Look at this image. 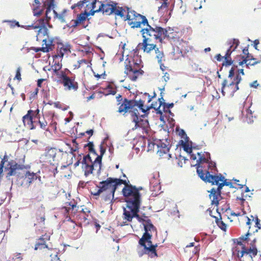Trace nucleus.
<instances>
[{
  "label": "nucleus",
  "mask_w": 261,
  "mask_h": 261,
  "mask_svg": "<svg viewBox=\"0 0 261 261\" xmlns=\"http://www.w3.org/2000/svg\"><path fill=\"white\" fill-rule=\"evenodd\" d=\"M46 6L41 7V4L39 0H34L33 4V12L34 16H40L41 15L44 11V8Z\"/></svg>",
  "instance_id": "72a5a7b5"
},
{
  "label": "nucleus",
  "mask_w": 261,
  "mask_h": 261,
  "mask_svg": "<svg viewBox=\"0 0 261 261\" xmlns=\"http://www.w3.org/2000/svg\"><path fill=\"white\" fill-rule=\"evenodd\" d=\"M158 147L159 148L158 153L160 156L165 155V156L164 158L168 159H169L171 157V154L169 153L170 148L166 144L161 143V145H158Z\"/></svg>",
  "instance_id": "e433bc0d"
},
{
  "label": "nucleus",
  "mask_w": 261,
  "mask_h": 261,
  "mask_svg": "<svg viewBox=\"0 0 261 261\" xmlns=\"http://www.w3.org/2000/svg\"><path fill=\"white\" fill-rule=\"evenodd\" d=\"M239 43H240V41L238 39H233L229 43V45H230V46L228 49H230V51H232V53L237 48V47L239 45Z\"/></svg>",
  "instance_id": "49530a36"
},
{
  "label": "nucleus",
  "mask_w": 261,
  "mask_h": 261,
  "mask_svg": "<svg viewBox=\"0 0 261 261\" xmlns=\"http://www.w3.org/2000/svg\"><path fill=\"white\" fill-rule=\"evenodd\" d=\"M61 83L63 85L65 89L68 90L76 91L79 88V84L75 81V76H69L65 71H61L60 76Z\"/></svg>",
  "instance_id": "2eb2a0df"
},
{
  "label": "nucleus",
  "mask_w": 261,
  "mask_h": 261,
  "mask_svg": "<svg viewBox=\"0 0 261 261\" xmlns=\"http://www.w3.org/2000/svg\"><path fill=\"white\" fill-rule=\"evenodd\" d=\"M73 158V155L69 154L67 152L61 151L57 153L51 150L46 152L44 162L53 166H56L59 164L60 159L65 163L61 167V170H63L72 164Z\"/></svg>",
  "instance_id": "6e6552de"
},
{
  "label": "nucleus",
  "mask_w": 261,
  "mask_h": 261,
  "mask_svg": "<svg viewBox=\"0 0 261 261\" xmlns=\"http://www.w3.org/2000/svg\"><path fill=\"white\" fill-rule=\"evenodd\" d=\"M97 165L96 159L92 161L89 154L85 155L82 162V168L84 172V175L87 177L93 173L94 170L99 171L101 170V164Z\"/></svg>",
  "instance_id": "4468645a"
},
{
  "label": "nucleus",
  "mask_w": 261,
  "mask_h": 261,
  "mask_svg": "<svg viewBox=\"0 0 261 261\" xmlns=\"http://www.w3.org/2000/svg\"><path fill=\"white\" fill-rule=\"evenodd\" d=\"M38 120V123L39 124L40 127L44 130H47V121L43 119V120L41 119L40 116H39V117L38 118H36Z\"/></svg>",
  "instance_id": "de8ad7c7"
},
{
  "label": "nucleus",
  "mask_w": 261,
  "mask_h": 261,
  "mask_svg": "<svg viewBox=\"0 0 261 261\" xmlns=\"http://www.w3.org/2000/svg\"><path fill=\"white\" fill-rule=\"evenodd\" d=\"M161 99L163 100V98L158 99L159 104V106H158V107H156V106H154V107L155 108H153V109L155 110V111H156V114H160L161 115H162L163 113L162 110L161 109V108L162 105V101L161 100Z\"/></svg>",
  "instance_id": "603ef678"
},
{
  "label": "nucleus",
  "mask_w": 261,
  "mask_h": 261,
  "mask_svg": "<svg viewBox=\"0 0 261 261\" xmlns=\"http://www.w3.org/2000/svg\"><path fill=\"white\" fill-rule=\"evenodd\" d=\"M50 240V236L47 233L41 236L37 240L35 245L34 249L42 250L45 248H48V246L46 244V242Z\"/></svg>",
  "instance_id": "c85d7f7f"
},
{
  "label": "nucleus",
  "mask_w": 261,
  "mask_h": 261,
  "mask_svg": "<svg viewBox=\"0 0 261 261\" xmlns=\"http://www.w3.org/2000/svg\"><path fill=\"white\" fill-rule=\"evenodd\" d=\"M189 52L191 53V48L190 47L187 46V48L184 50L183 49L180 50L179 53L181 54V56L183 57H188L187 54Z\"/></svg>",
  "instance_id": "4d7b16f0"
},
{
  "label": "nucleus",
  "mask_w": 261,
  "mask_h": 261,
  "mask_svg": "<svg viewBox=\"0 0 261 261\" xmlns=\"http://www.w3.org/2000/svg\"><path fill=\"white\" fill-rule=\"evenodd\" d=\"M44 81V79H39L37 81V86L38 87H41V85H42V83H43V82Z\"/></svg>",
  "instance_id": "338daca9"
},
{
  "label": "nucleus",
  "mask_w": 261,
  "mask_h": 261,
  "mask_svg": "<svg viewBox=\"0 0 261 261\" xmlns=\"http://www.w3.org/2000/svg\"><path fill=\"white\" fill-rule=\"evenodd\" d=\"M49 22L48 21L45 24L44 28L41 26L36 28V21L31 25L28 26L29 28L32 29H38L36 36L37 41L43 42L42 47L33 48V50L36 52L41 51L43 53H48L54 48L55 45L53 43V39L50 38L48 35V30L47 27L52 28V25L50 24Z\"/></svg>",
  "instance_id": "423d86ee"
},
{
  "label": "nucleus",
  "mask_w": 261,
  "mask_h": 261,
  "mask_svg": "<svg viewBox=\"0 0 261 261\" xmlns=\"http://www.w3.org/2000/svg\"><path fill=\"white\" fill-rule=\"evenodd\" d=\"M91 64L90 61L86 59L79 60L76 64L74 65V69L83 68L84 70L91 67Z\"/></svg>",
  "instance_id": "58836bf2"
},
{
  "label": "nucleus",
  "mask_w": 261,
  "mask_h": 261,
  "mask_svg": "<svg viewBox=\"0 0 261 261\" xmlns=\"http://www.w3.org/2000/svg\"><path fill=\"white\" fill-rule=\"evenodd\" d=\"M249 110H247L246 112V119L245 120L248 123H251L253 121V116L252 115V113L250 112Z\"/></svg>",
  "instance_id": "3c124183"
},
{
  "label": "nucleus",
  "mask_w": 261,
  "mask_h": 261,
  "mask_svg": "<svg viewBox=\"0 0 261 261\" xmlns=\"http://www.w3.org/2000/svg\"><path fill=\"white\" fill-rule=\"evenodd\" d=\"M162 106L163 107V109L162 110L163 112H169V113L171 112V111L167 109V103H165L164 102H162Z\"/></svg>",
  "instance_id": "680f3d73"
},
{
  "label": "nucleus",
  "mask_w": 261,
  "mask_h": 261,
  "mask_svg": "<svg viewBox=\"0 0 261 261\" xmlns=\"http://www.w3.org/2000/svg\"><path fill=\"white\" fill-rule=\"evenodd\" d=\"M35 218L36 223H34V226L38 224L41 226L44 225L45 220V207L42 204L40 207H39L35 213Z\"/></svg>",
  "instance_id": "cd10ccee"
},
{
  "label": "nucleus",
  "mask_w": 261,
  "mask_h": 261,
  "mask_svg": "<svg viewBox=\"0 0 261 261\" xmlns=\"http://www.w3.org/2000/svg\"><path fill=\"white\" fill-rule=\"evenodd\" d=\"M214 217L215 218L216 223L218 227L224 231H226L227 229V225L225 223H224L223 221H222L221 217H220V219L216 217Z\"/></svg>",
  "instance_id": "c03bdc74"
},
{
  "label": "nucleus",
  "mask_w": 261,
  "mask_h": 261,
  "mask_svg": "<svg viewBox=\"0 0 261 261\" xmlns=\"http://www.w3.org/2000/svg\"><path fill=\"white\" fill-rule=\"evenodd\" d=\"M23 259V255L21 253H16L14 254V256L12 257V261H21Z\"/></svg>",
  "instance_id": "8fccbe9b"
},
{
  "label": "nucleus",
  "mask_w": 261,
  "mask_h": 261,
  "mask_svg": "<svg viewBox=\"0 0 261 261\" xmlns=\"http://www.w3.org/2000/svg\"><path fill=\"white\" fill-rule=\"evenodd\" d=\"M40 110L37 109L36 110H29L27 114L22 117V122L24 126H27L30 129L36 128V119L39 117Z\"/></svg>",
  "instance_id": "a211bd4d"
},
{
  "label": "nucleus",
  "mask_w": 261,
  "mask_h": 261,
  "mask_svg": "<svg viewBox=\"0 0 261 261\" xmlns=\"http://www.w3.org/2000/svg\"><path fill=\"white\" fill-rule=\"evenodd\" d=\"M145 232L142 238L139 240V244L144 249L142 251H138V253L140 257L144 254H147L149 257L152 258L157 257L158 254L156 251L157 244L153 245L151 241L152 234L149 232L156 231V228L152 224L151 221L149 223H143Z\"/></svg>",
  "instance_id": "7ed1b4c3"
},
{
  "label": "nucleus",
  "mask_w": 261,
  "mask_h": 261,
  "mask_svg": "<svg viewBox=\"0 0 261 261\" xmlns=\"http://www.w3.org/2000/svg\"><path fill=\"white\" fill-rule=\"evenodd\" d=\"M145 26L146 27L142 29L140 31L142 38L151 41L158 40L162 43L164 40V33L166 32V29L154 24H150L148 22Z\"/></svg>",
  "instance_id": "9d476101"
},
{
  "label": "nucleus",
  "mask_w": 261,
  "mask_h": 261,
  "mask_svg": "<svg viewBox=\"0 0 261 261\" xmlns=\"http://www.w3.org/2000/svg\"><path fill=\"white\" fill-rule=\"evenodd\" d=\"M257 81H255L250 84L251 87L256 88L258 86Z\"/></svg>",
  "instance_id": "69168bd1"
},
{
  "label": "nucleus",
  "mask_w": 261,
  "mask_h": 261,
  "mask_svg": "<svg viewBox=\"0 0 261 261\" xmlns=\"http://www.w3.org/2000/svg\"><path fill=\"white\" fill-rule=\"evenodd\" d=\"M256 242V239L254 238L249 244L250 246L249 248L246 247L245 245H243L242 247V250L238 251L237 257L239 258H242L245 255H248L252 260L253 257L257 255L258 252L255 245Z\"/></svg>",
  "instance_id": "412c9836"
},
{
  "label": "nucleus",
  "mask_w": 261,
  "mask_h": 261,
  "mask_svg": "<svg viewBox=\"0 0 261 261\" xmlns=\"http://www.w3.org/2000/svg\"><path fill=\"white\" fill-rule=\"evenodd\" d=\"M99 1L97 0H90L88 3V4H86V7L88 8V9H91L90 11L88 12L90 15H94L96 12H99V11H95L98 9L96 8V4H98Z\"/></svg>",
  "instance_id": "ea45409f"
},
{
  "label": "nucleus",
  "mask_w": 261,
  "mask_h": 261,
  "mask_svg": "<svg viewBox=\"0 0 261 261\" xmlns=\"http://www.w3.org/2000/svg\"><path fill=\"white\" fill-rule=\"evenodd\" d=\"M62 65L60 61L58 59V56L56 55L54 57V60L53 62V65L51 67L54 71V73L58 76L59 77L61 71L60 70L61 69Z\"/></svg>",
  "instance_id": "c9c22d12"
},
{
  "label": "nucleus",
  "mask_w": 261,
  "mask_h": 261,
  "mask_svg": "<svg viewBox=\"0 0 261 261\" xmlns=\"http://www.w3.org/2000/svg\"><path fill=\"white\" fill-rule=\"evenodd\" d=\"M103 142L101 143L99 146L100 155H98L97 154L96 155L97 156L96 158L97 164L98 163V164H101L102 157L106 152V149L103 146Z\"/></svg>",
  "instance_id": "37998d69"
},
{
  "label": "nucleus",
  "mask_w": 261,
  "mask_h": 261,
  "mask_svg": "<svg viewBox=\"0 0 261 261\" xmlns=\"http://www.w3.org/2000/svg\"><path fill=\"white\" fill-rule=\"evenodd\" d=\"M90 0H83L80 1L77 3L74 4L71 6V9H74V8L78 7L79 9L82 8L85 4H87Z\"/></svg>",
  "instance_id": "09e8293b"
},
{
  "label": "nucleus",
  "mask_w": 261,
  "mask_h": 261,
  "mask_svg": "<svg viewBox=\"0 0 261 261\" xmlns=\"http://www.w3.org/2000/svg\"><path fill=\"white\" fill-rule=\"evenodd\" d=\"M37 178L38 176L36 173L28 171L24 174V181L28 186H30Z\"/></svg>",
  "instance_id": "4c0bfd02"
},
{
  "label": "nucleus",
  "mask_w": 261,
  "mask_h": 261,
  "mask_svg": "<svg viewBox=\"0 0 261 261\" xmlns=\"http://www.w3.org/2000/svg\"><path fill=\"white\" fill-rule=\"evenodd\" d=\"M61 209L64 211V214L66 215L65 221V225L70 237L74 240L79 238L82 234V226L77 225L68 216L70 211H71V213L75 214L78 211L79 206L77 205V202L73 199L66 202L64 203V205L61 207Z\"/></svg>",
  "instance_id": "f03ea898"
},
{
  "label": "nucleus",
  "mask_w": 261,
  "mask_h": 261,
  "mask_svg": "<svg viewBox=\"0 0 261 261\" xmlns=\"http://www.w3.org/2000/svg\"><path fill=\"white\" fill-rule=\"evenodd\" d=\"M9 156L7 154H5L3 156V158L2 159L0 164L5 165L6 163H8L9 162Z\"/></svg>",
  "instance_id": "052dcab7"
},
{
  "label": "nucleus",
  "mask_w": 261,
  "mask_h": 261,
  "mask_svg": "<svg viewBox=\"0 0 261 261\" xmlns=\"http://www.w3.org/2000/svg\"><path fill=\"white\" fill-rule=\"evenodd\" d=\"M21 70V68L20 67H19L17 68L16 71V75H15V76L14 78V79H16L18 81H20L21 80V73H20Z\"/></svg>",
  "instance_id": "bf43d9fd"
},
{
  "label": "nucleus",
  "mask_w": 261,
  "mask_h": 261,
  "mask_svg": "<svg viewBox=\"0 0 261 261\" xmlns=\"http://www.w3.org/2000/svg\"><path fill=\"white\" fill-rule=\"evenodd\" d=\"M59 50L58 52V57L62 58L64 55H68L71 53V46L69 43H59L58 44Z\"/></svg>",
  "instance_id": "473e14b6"
},
{
  "label": "nucleus",
  "mask_w": 261,
  "mask_h": 261,
  "mask_svg": "<svg viewBox=\"0 0 261 261\" xmlns=\"http://www.w3.org/2000/svg\"><path fill=\"white\" fill-rule=\"evenodd\" d=\"M107 89L108 91V94H112L115 95L116 93V89L115 88H113L111 85L109 84L107 86Z\"/></svg>",
  "instance_id": "6e6d98bb"
},
{
  "label": "nucleus",
  "mask_w": 261,
  "mask_h": 261,
  "mask_svg": "<svg viewBox=\"0 0 261 261\" xmlns=\"http://www.w3.org/2000/svg\"><path fill=\"white\" fill-rule=\"evenodd\" d=\"M87 10V9L84 12L78 14L75 19L71 20L69 24L67 25V27L75 28L77 26L83 24L88 16L90 15V13H88Z\"/></svg>",
  "instance_id": "393cba45"
},
{
  "label": "nucleus",
  "mask_w": 261,
  "mask_h": 261,
  "mask_svg": "<svg viewBox=\"0 0 261 261\" xmlns=\"http://www.w3.org/2000/svg\"><path fill=\"white\" fill-rule=\"evenodd\" d=\"M88 147L89 150L91 153H93L94 155H97V153L94 148V144L92 142H89L85 147Z\"/></svg>",
  "instance_id": "864d4df0"
},
{
  "label": "nucleus",
  "mask_w": 261,
  "mask_h": 261,
  "mask_svg": "<svg viewBox=\"0 0 261 261\" xmlns=\"http://www.w3.org/2000/svg\"><path fill=\"white\" fill-rule=\"evenodd\" d=\"M259 43L258 40H255L254 41V47L256 49H257V45Z\"/></svg>",
  "instance_id": "774afa93"
},
{
  "label": "nucleus",
  "mask_w": 261,
  "mask_h": 261,
  "mask_svg": "<svg viewBox=\"0 0 261 261\" xmlns=\"http://www.w3.org/2000/svg\"><path fill=\"white\" fill-rule=\"evenodd\" d=\"M164 39L167 38L172 43L176 45L180 41H182V39H180V33L179 32L174 31L173 29L170 28L166 29V32H165Z\"/></svg>",
  "instance_id": "a878e982"
},
{
  "label": "nucleus",
  "mask_w": 261,
  "mask_h": 261,
  "mask_svg": "<svg viewBox=\"0 0 261 261\" xmlns=\"http://www.w3.org/2000/svg\"><path fill=\"white\" fill-rule=\"evenodd\" d=\"M231 53L232 51H230V49H228L225 56H224V61L223 63V66H228L231 65L232 64L233 61L230 57Z\"/></svg>",
  "instance_id": "a19ab883"
},
{
  "label": "nucleus",
  "mask_w": 261,
  "mask_h": 261,
  "mask_svg": "<svg viewBox=\"0 0 261 261\" xmlns=\"http://www.w3.org/2000/svg\"><path fill=\"white\" fill-rule=\"evenodd\" d=\"M208 192H210V197L212 199V204L217 206L221 198V189H219V187L218 186L216 189L213 188Z\"/></svg>",
  "instance_id": "c756f323"
},
{
  "label": "nucleus",
  "mask_w": 261,
  "mask_h": 261,
  "mask_svg": "<svg viewBox=\"0 0 261 261\" xmlns=\"http://www.w3.org/2000/svg\"><path fill=\"white\" fill-rule=\"evenodd\" d=\"M131 9L125 7H117L116 5L115 7V11L113 13L117 16H119L121 18H124V19L126 18V15H128V12H130Z\"/></svg>",
  "instance_id": "f704fd0d"
},
{
  "label": "nucleus",
  "mask_w": 261,
  "mask_h": 261,
  "mask_svg": "<svg viewBox=\"0 0 261 261\" xmlns=\"http://www.w3.org/2000/svg\"><path fill=\"white\" fill-rule=\"evenodd\" d=\"M122 184H126V180L120 178L109 177L106 180L100 182L97 191L91 193L95 196L103 193V199L105 201L112 200L114 199V193L117 187Z\"/></svg>",
  "instance_id": "39448f33"
},
{
  "label": "nucleus",
  "mask_w": 261,
  "mask_h": 261,
  "mask_svg": "<svg viewBox=\"0 0 261 261\" xmlns=\"http://www.w3.org/2000/svg\"><path fill=\"white\" fill-rule=\"evenodd\" d=\"M55 0H46L43 2V6H46L45 11V16L43 18H41L36 20L35 27L38 28L39 26L44 28L45 24L48 21H50L51 19L50 16H49V13L51 12V10L54 8Z\"/></svg>",
  "instance_id": "aec40b11"
},
{
  "label": "nucleus",
  "mask_w": 261,
  "mask_h": 261,
  "mask_svg": "<svg viewBox=\"0 0 261 261\" xmlns=\"http://www.w3.org/2000/svg\"><path fill=\"white\" fill-rule=\"evenodd\" d=\"M125 20L133 29L144 27L148 21L145 16L138 13L132 9L130 12H128V15H126V18L125 19Z\"/></svg>",
  "instance_id": "ddd939ff"
},
{
  "label": "nucleus",
  "mask_w": 261,
  "mask_h": 261,
  "mask_svg": "<svg viewBox=\"0 0 261 261\" xmlns=\"http://www.w3.org/2000/svg\"><path fill=\"white\" fill-rule=\"evenodd\" d=\"M27 166L23 164H19L13 160H10L5 166L7 172V177L17 175V170H22L27 169Z\"/></svg>",
  "instance_id": "4be33fe9"
},
{
  "label": "nucleus",
  "mask_w": 261,
  "mask_h": 261,
  "mask_svg": "<svg viewBox=\"0 0 261 261\" xmlns=\"http://www.w3.org/2000/svg\"><path fill=\"white\" fill-rule=\"evenodd\" d=\"M90 211L87 208L82 209L78 212L76 216V220L79 225L82 226H86L89 223L90 220Z\"/></svg>",
  "instance_id": "5701e85b"
},
{
  "label": "nucleus",
  "mask_w": 261,
  "mask_h": 261,
  "mask_svg": "<svg viewBox=\"0 0 261 261\" xmlns=\"http://www.w3.org/2000/svg\"><path fill=\"white\" fill-rule=\"evenodd\" d=\"M123 184L125 186L122 192L126 203V207L123 209V213H125V212L130 211L133 208L140 206L141 195L139 190H142V188H137L135 186L128 185L126 182Z\"/></svg>",
  "instance_id": "20e7f679"
},
{
  "label": "nucleus",
  "mask_w": 261,
  "mask_h": 261,
  "mask_svg": "<svg viewBox=\"0 0 261 261\" xmlns=\"http://www.w3.org/2000/svg\"><path fill=\"white\" fill-rule=\"evenodd\" d=\"M99 7L98 9L95 11L102 12L106 15H110L113 13L115 11L116 3L112 4H103L101 2H98Z\"/></svg>",
  "instance_id": "bb28decb"
},
{
  "label": "nucleus",
  "mask_w": 261,
  "mask_h": 261,
  "mask_svg": "<svg viewBox=\"0 0 261 261\" xmlns=\"http://www.w3.org/2000/svg\"><path fill=\"white\" fill-rule=\"evenodd\" d=\"M163 78L164 79V80L167 82V81H168L170 79V76H169V74L168 73H165L164 75L163 76Z\"/></svg>",
  "instance_id": "0e129e2a"
},
{
  "label": "nucleus",
  "mask_w": 261,
  "mask_h": 261,
  "mask_svg": "<svg viewBox=\"0 0 261 261\" xmlns=\"http://www.w3.org/2000/svg\"><path fill=\"white\" fill-rule=\"evenodd\" d=\"M175 161L178 167H182L183 164L185 163L186 159L184 157L180 156L179 158H176Z\"/></svg>",
  "instance_id": "5fc2aeb1"
},
{
  "label": "nucleus",
  "mask_w": 261,
  "mask_h": 261,
  "mask_svg": "<svg viewBox=\"0 0 261 261\" xmlns=\"http://www.w3.org/2000/svg\"><path fill=\"white\" fill-rule=\"evenodd\" d=\"M197 174L200 178L205 182L211 183L212 185H217L219 187V189H222L224 186H229L230 188L233 187L232 183L227 181L221 174L213 175L210 173V171L204 170L200 167L197 169Z\"/></svg>",
  "instance_id": "1a4fd4ad"
},
{
  "label": "nucleus",
  "mask_w": 261,
  "mask_h": 261,
  "mask_svg": "<svg viewBox=\"0 0 261 261\" xmlns=\"http://www.w3.org/2000/svg\"><path fill=\"white\" fill-rule=\"evenodd\" d=\"M151 41L147 39L143 38L142 42L138 44L136 49L142 50L143 53L147 54H150L157 46L155 44L151 43Z\"/></svg>",
  "instance_id": "b1692460"
},
{
  "label": "nucleus",
  "mask_w": 261,
  "mask_h": 261,
  "mask_svg": "<svg viewBox=\"0 0 261 261\" xmlns=\"http://www.w3.org/2000/svg\"><path fill=\"white\" fill-rule=\"evenodd\" d=\"M163 2L160 7H159L158 12L162 16H165L166 17H170L172 13V10H169V3L168 0H163Z\"/></svg>",
  "instance_id": "2f4dec72"
},
{
  "label": "nucleus",
  "mask_w": 261,
  "mask_h": 261,
  "mask_svg": "<svg viewBox=\"0 0 261 261\" xmlns=\"http://www.w3.org/2000/svg\"><path fill=\"white\" fill-rule=\"evenodd\" d=\"M140 207L139 206L137 208H133L130 211L125 212V213H123L124 220L128 222H131L133 218H136L139 222L143 223H149L151 220L145 214L141 215L138 214Z\"/></svg>",
  "instance_id": "dca6fc26"
},
{
  "label": "nucleus",
  "mask_w": 261,
  "mask_h": 261,
  "mask_svg": "<svg viewBox=\"0 0 261 261\" xmlns=\"http://www.w3.org/2000/svg\"><path fill=\"white\" fill-rule=\"evenodd\" d=\"M117 105L118 106L117 112L124 115L130 111L132 107L133 106V100L128 99L126 98H123L121 94L116 96Z\"/></svg>",
  "instance_id": "f3484780"
},
{
  "label": "nucleus",
  "mask_w": 261,
  "mask_h": 261,
  "mask_svg": "<svg viewBox=\"0 0 261 261\" xmlns=\"http://www.w3.org/2000/svg\"><path fill=\"white\" fill-rule=\"evenodd\" d=\"M198 154L199 156V159L198 160V164L197 169L200 167L202 168L203 170H206V171H208V169L211 168L214 169L216 168V166L213 163H209L207 158L201 156V154L200 153H198Z\"/></svg>",
  "instance_id": "7c9ffc66"
},
{
  "label": "nucleus",
  "mask_w": 261,
  "mask_h": 261,
  "mask_svg": "<svg viewBox=\"0 0 261 261\" xmlns=\"http://www.w3.org/2000/svg\"><path fill=\"white\" fill-rule=\"evenodd\" d=\"M128 113L130 114L133 122L135 123V128H142V132L147 134L149 129L148 120L139 117L140 114L138 111H130Z\"/></svg>",
  "instance_id": "6ab92c4d"
},
{
  "label": "nucleus",
  "mask_w": 261,
  "mask_h": 261,
  "mask_svg": "<svg viewBox=\"0 0 261 261\" xmlns=\"http://www.w3.org/2000/svg\"><path fill=\"white\" fill-rule=\"evenodd\" d=\"M156 95L154 93L153 96H151L148 93H145L139 97V99L137 100H133L134 102L133 106L132 107L130 111H136L140 110L143 113L150 110L151 108H155L154 105L151 103L150 105H145L146 103H149L152 99Z\"/></svg>",
  "instance_id": "f8f14e48"
},
{
  "label": "nucleus",
  "mask_w": 261,
  "mask_h": 261,
  "mask_svg": "<svg viewBox=\"0 0 261 261\" xmlns=\"http://www.w3.org/2000/svg\"><path fill=\"white\" fill-rule=\"evenodd\" d=\"M245 218L246 219V225L248 227V231L246 234L237 239L236 242L238 245H241L242 247L244 245L243 244V242L249 240V236L257 232L261 228L260 220L257 216L254 217L251 215L250 218L245 217Z\"/></svg>",
  "instance_id": "9b49d317"
},
{
  "label": "nucleus",
  "mask_w": 261,
  "mask_h": 261,
  "mask_svg": "<svg viewBox=\"0 0 261 261\" xmlns=\"http://www.w3.org/2000/svg\"><path fill=\"white\" fill-rule=\"evenodd\" d=\"M241 75H244V69H239L236 71L234 67L231 68L228 76L224 79L221 83V92L223 96L228 94L232 97L234 93L239 90V84L242 81Z\"/></svg>",
  "instance_id": "f257e3e1"
},
{
  "label": "nucleus",
  "mask_w": 261,
  "mask_h": 261,
  "mask_svg": "<svg viewBox=\"0 0 261 261\" xmlns=\"http://www.w3.org/2000/svg\"><path fill=\"white\" fill-rule=\"evenodd\" d=\"M72 143H73V146H74V147L71 148V150H70L71 152H70V153H69V154L73 155V157L74 158L75 155L73 154V152H75L78 149V146H77L78 144L76 142L75 139H74L72 141Z\"/></svg>",
  "instance_id": "13d9d810"
},
{
  "label": "nucleus",
  "mask_w": 261,
  "mask_h": 261,
  "mask_svg": "<svg viewBox=\"0 0 261 261\" xmlns=\"http://www.w3.org/2000/svg\"><path fill=\"white\" fill-rule=\"evenodd\" d=\"M215 58L216 59V60L218 61H222V59L223 58H224V57L222 56L220 54H217L216 56H215Z\"/></svg>",
  "instance_id": "e2e57ef3"
},
{
  "label": "nucleus",
  "mask_w": 261,
  "mask_h": 261,
  "mask_svg": "<svg viewBox=\"0 0 261 261\" xmlns=\"http://www.w3.org/2000/svg\"><path fill=\"white\" fill-rule=\"evenodd\" d=\"M156 55V58L159 63H161L162 59L164 57V53L162 50H160L157 46L154 50Z\"/></svg>",
  "instance_id": "a18cd8bd"
},
{
  "label": "nucleus",
  "mask_w": 261,
  "mask_h": 261,
  "mask_svg": "<svg viewBox=\"0 0 261 261\" xmlns=\"http://www.w3.org/2000/svg\"><path fill=\"white\" fill-rule=\"evenodd\" d=\"M67 10H63L60 14H58L55 10H54V17L58 18L62 23L65 22Z\"/></svg>",
  "instance_id": "79ce46f5"
},
{
  "label": "nucleus",
  "mask_w": 261,
  "mask_h": 261,
  "mask_svg": "<svg viewBox=\"0 0 261 261\" xmlns=\"http://www.w3.org/2000/svg\"><path fill=\"white\" fill-rule=\"evenodd\" d=\"M138 58V57L127 56L124 61V73L134 82L144 73V71L141 69V60Z\"/></svg>",
  "instance_id": "0eeeda50"
}]
</instances>
